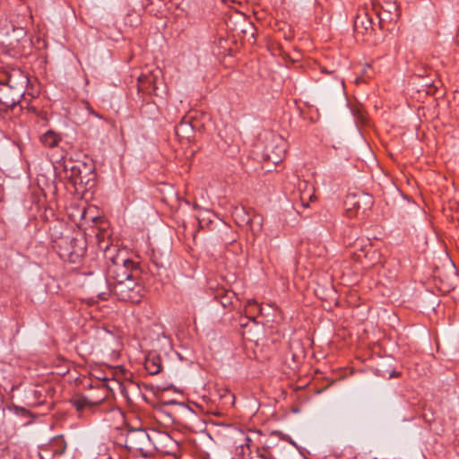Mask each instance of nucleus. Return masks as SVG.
Segmentation results:
<instances>
[{"instance_id":"nucleus-7","label":"nucleus","mask_w":459,"mask_h":459,"mask_svg":"<svg viewBox=\"0 0 459 459\" xmlns=\"http://www.w3.org/2000/svg\"><path fill=\"white\" fill-rule=\"evenodd\" d=\"M162 83V71L160 68L142 74L138 77V89L142 91H149L159 95V84Z\"/></svg>"},{"instance_id":"nucleus-2","label":"nucleus","mask_w":459,"mask_h":459,"mask_svg":"<svg viewBox=\"0 0 459 459\" xmlns=\"http://www.w3.org/2000/svg\"><path fill=\"white\" fill-rule=\"evenodd\" d=\"M117 248H108L105 252L106 258L108 260L107 268V281L108 285L113 288L116 282L125 281L131 278L138 277L139 271L134 262L125 258L117 254L113 255Z\"/></svg>"},{"instance_id":"nucleus-23","label":"nucleus","mask_w":459,"mask_h":459,"mask_svg":"<svg viewBox=\"0 0 459 459\" xmlns=\"http://www.w3.org/2000/svg\"><path fill=\"white\" fill-rule=\"evenodd\" d=\"M361 82H364V79L362 78V76H359V77L356 78V80H355V83H357V84Z\"/></svg>"},{"instance_id":"nucleus-11","label":"nucleus","mask_w":459,"mask_h":459,"mask_svg":"<svg viewBox=\"0 0 459 459\" xmlns=\"http://www.w3.org/2000/svg\"><path fill=\"white\" fill-rule=\"evenodd\" d=\"M144 368L151 375H156L161 371V359L159 356H148L144 362Z\"/></svg>"},{"instance_id":"nucleus-21","label":"nucleus","mask_w":459,"mask_h":459,"mask_svg":"<svg viewBox=\"0 0 459 459\" xmlns=\"http://www.w3.org/2000/svg\"><path fill=\"white\" fill-rule=\"evenodd\" d=\"M258 307V304L255 301V300H249L247 302V308L249 309L251 307Z\"/></svg>"},{"instance_id":"nucleus-24","label":"nucleus","mask_w":459,"mask_h":459,"mask_svg":"<svg viewBox=\"0 0 459 459\" xmlns=\"http://www.w3.org/2000/svg\"><path fill=\"white\" fill-rule=\"evenodd\" d=\"M167 403H168V404H172V403H173V404H175V403H176L175 401H173V400H172V401L168 402Z\"/></svg>"},{"instance_id":"nucleus-9","label":"nucleus","mask_w":459,"mask_h":459,"mask_svg":"<svg viewBox=\"0 0 459 459\" xmlns=\"http://www.w3.org/2000/svg\"><path fill=\"white\" fill-rule=\"evenodd\" d=\"M65 177L74 186L85 185V176H82V169L79 165L74 164L72 161L65 164Z\"/></svg>"},{"instance_id":"nucleus-22","label":"nucleus","mask_w":459,"mask_h":459,"mask_svg":"<svg viewBox=\"0 0 459 459\" xmlns=\"http://www.w3.org/2000/svg\"><path fill=\"white\" fill-rule=\"evenodd\" d=\"M89 111L91 114H92L93 116L99 117V118H102V117L100 115H99L97 112H95L93 109L91 108H89Z\"/></svg>"},{"instance_id":"nucleus-14","label":"nucleus","mask_w":459,"mask_h":459,"mask_svg":"<svg viewBox=\"0 0 459 459\" xmlns=\"http://www.w3.org/2000/svg\"><path fill=\"white\" fill-rule=\"evenodd\" d=\"M40 141L45 146L53 148L57 145L60 137L54 131L49 130L41 136Z\"/></svg>"},{"instance_id":"nucleus-6","label":"nucleus","mask_w":459,"mask_h":459,"mask_svg":"<svg viewBox=\"0 0 459 459\" xmlns=\"http://www.w3.org/2000/svg\"><path fill=\"white\" fill-rule=\"evenodd\" d=\"M371 204V197L366 194H348L344 200V214L348 218H353L358 215L362 204L369 207Z\"/></svg>"},{"instance_id":"nucleus-25","label":"nucleus","mask_w":459,"mask_h":459,"mask_svg":"<svg viewBox=\"0 0 459 459\" xmlns=\"http://www.w3.org/2000/svg\"><path fill=\"white\" fill-rule=\"evenodd\" d=\"M322 72H323V73H325V74H328V73H329V72H328V71H326L325 68H323V69H322Z\"/></svg>"},{"instance_id":"nucleus-8","label":"nucleus","mask_w":459,"mask_h":459,"mask_svg":"<svg viewBox=\"0 0 459 459\" xmlns=\"http://www.w3.org/2000/svg\"><path fill=\"white\" fill-rule=\"evenodd\" d=\"M286 151V142L281 136H273L271 142L264 148L266 160L277 164L282 160Z\"/></svg>"},{"instance_id":"nucleus-26","label":"nucleus","mask_w":459,"mask_h":459,"mask_svg":"<svg viewBox=\"0 0 459 459\" xmlns=\"http://www.w3.org/2000/svg\"><path fill=\"white\" fill-rule=\"evenodd\" d=\"M393 376H398V373L394 372L393 374H391V377Z\"/></svg>"},{"instance_id":"nucleus-12","label":"nucleus","mask_w":459,"mask_h":459,"mask_svg":"<svg viewBox=\"0 0 459 459\" xmlns=\"http://www.w3.org/2000/svg\"><path fill=\"white\" fill-rule=\"evenodd\" d=\"M232 216L238 226H247L252 218L244 207H235Z\"/></svg>"},{"instance_id":"nucleus-18","label":"nucleus","mask_w":459,"mask_h":459,"mask_svg":"<svg viewBox=\"0 0 459 459\" xmlns=\"http://www.w3.org/2000/svg\"><path fill=\"white\" fill-rule=\"evenodd\" d=\"M392 10L394 12V16L390 17L391 20L393 19H397L399 17V13H398V7L396 6L395 4H392L389 6V9L386 10V12H388L390 14H392ZM385 12V10H384Z\"/></svg>"},{"instance_id":"nucleus-17","label":"nucleus","mask_w":459,"mask_h":459,"mask_svg":"<svg viewBox=\"0 0 459 459\" xmlns=\"http://www.w3.org/2000/svg\"><path fill=\"white\" fill-rule=\"evenodd\" d=\"M250 226V230L254 235H256L261 232L263 226V218L255 214L251 218V221L248 224Z\"/></svg>"},{"instance_id":"nucleus-16","label":"nucleus","mask_w":459,"mask_h":459,"mask_svg":"<svg viewBox=\"0 0 459 459\" xmlns=\"http://www.w3.org/2000/svg\"><path fill=\"white\" fill-rule=\"evenodd\" d=\"M73 404L78 411H82L86 408H91L97 404V403L91 402L87 397L81 396L73 401Z\"/></svg>"},{"instance_id":"nucleus-13","label":"nucleus","mask_w":459,"mask_h":459,"mask_svg":"<svg viewBox=\"0 0 459 459\" xmlns=\"http://www.w3.org/2000/svg\"><path fill=\"white\" fill-rule=\"evenodd\" d=\"M307 182L304 181L299 186L301 191L300 201L304 207H308L309 202H313L316 199L313 187H311V190H307Z\"/></svg>"},{"instance_id":"nucleus-3","label":"nucleus","mask_w":459,"mask_h":459,"mask_svg":"<svg viewBox=\"0 0 459 459\" xmlns=\"http://www.w3.org/2000/svg\"><path fill=\"white\" fill-rule=\"evenodd\" d=\"M125 446L131 451L139 452L143 456H148L159 449L152 437L141 429H132L126 434Z\"/></svg>"},{"instance_id":"nucleus-1","label":"nucleus","mask_w":459,"mask_h":459,"mask_svg":"<svg viewBox=\"0 0 459 459\" xmlns=\"http://www.w3.org/2000/svg\"><path fill=\"white\" fill-rule=\"evenodd\" d=\"M26 76L20 69L0 71V101L7 107L20 102L23 93Z\"/></svg>"},{"instance_id":"nucleus-4","label":"nucleus","mask_w":459,"mask_h":459,"mask_svg":"<svg viewBox=\"0 0 459 459\" xmlns=\"http://www.w3.org/2000/svg\"><path fill=\"white\" fill-rule=\"evenodd\" d=\"M137 278L116 282V284H113L111 291L121 301L139 303L144 296V289Z\"/></svg>"},{"instance_id":"nucleus-10","label":"nucleus","mask_w":459,"mask_h":459,"mask_svg":"<svg viewBox=\"0 0 459 459\" xmlns=\"http://www.w3.org/2000/svg\"><path fill=\"white\" fill-rule=\"evenodd\" d=\"M176 136L179 141L190 142L194 137V126L188 121L182 119V121L175 127Z\"/></svg>"},{"instance_id":"nucleus-19","label":"nucleus","mask_w":459,"mask_h":459,"mask_svg":"<svg viewBox=\"0 0 459 459\" xmlns=\"http://www.w3.org/2000/svg\"><path fill=\"white\" fill-rule=\"evenodd\" d=\"M221 303L224 307L230 304V300L228 298V294H226L225 297L222 298Z\"/></svg>"},{"instance_id":"nucleus-5","label":"nucleus","mask_w":459,"mask_h":459,"mask_svg":"<svg viewBox=\"0 0 459 459\" xmlns=\"http://www.w3.org/2000/svg\"><path fill=\"white\" fill-rule=\"evenodd\" d=\"M55 242L59 248L60 256L69 259L72 263H76L84 255L85 244L82 238L62 236Z\"/></svg>"},{"instance_id":"nucleus-20","label":"nucleus","mask_w":459,"mask_h":459,"mask_svg":"<svg viewBox=\"0 0 459 459\" xmlns=\"http://www.w3.org/2000/svg\"><path fill=\"white\" fill-rule=\"evenodd\" d=\"M369 70H371V66L367 64L362 71V75H368Z\"/></svg>"},{"instance_id":"nucleus-15","label":"nucleus","mask_w":459,"mask_h":459,"mask_svg":"<svg viewBox=\"0 0 459 459\" xmlns=\"http://www.w3.org/2000/svg\"><path fill=\"white\" fill-rule=\"evenodd\" d=\"M371 22L370 20L365 15L364 17H361L358 15L355 18L354 21V30L357 33H364V30H367L368 27H370Z\"/></svg>"}]
</instances>
